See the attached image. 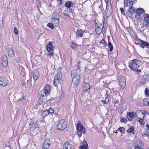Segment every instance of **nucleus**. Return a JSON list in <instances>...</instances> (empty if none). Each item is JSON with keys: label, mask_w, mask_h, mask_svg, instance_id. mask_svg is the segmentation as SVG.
<instances>
[{"label": "nucleus", "mask_w": 149, "mask_h": 149, "mask_svg": "<svg viewBox=\"0 0 149 149\" xmlns=\"http://www.w3.org/2000/svg\"><path fill=\"white\" fill-rule=\"evenodd\" d=\"M141 63V61L138 59H134L129 62V66L132 70H136L139 67V64Z\"/></svg>", "instance_id": "f257e3e1"}, {"label": "nucleus", "mask_w": 149, "mask_h": 149, "mask_svg": "<svg viewBox=\"0 0 149 149\" xmlns=\"http://www.w3.org/2000/svg\"><path fill=\"white\" fill-rule=\"evenodd\" d=\"M71 75L73 77L72 82L74 86H77L79 83L80 81V75L78 74L74 75L71 73Z\"/></svg>", "instance_id": "f03ea898"}, {"label": "nucleus", "mask_w": 149, "mask_h": 149, "mask_svg": "<svg viewBox=\"0 0 149 149\" xmlns=\"http://www.w3.org/2000/svg\"><path fill=\"white\" fill-rule=\"evenodd\" d=\"M67 122L65 119H61L59 122L57 127L59 130H64L67 126Z\"/></svg>", "instance_id": "7ed1b4c3"}, {"label": "nucleus", "mask_w": 149, "mask_h": 149, "mask_svg": "<svg viewBox=\"0 0 149 149\" xmlns=\"http://www.w3.org/2000/svg\"><path fill=\"white\" fill-rule=\"evenodd\" d=\"M50 86L49 85H46L43 89L40 92L41 96L48 95L50 93Z\"/></svg>", "instance_id": "20e7f679"}, {"label": "nucleus", "mask_w": 149, "mask_h": 149, "mask_svg": "<svg viewBox=\"0 0 149 149\" xmlns=\"http://www.w3.org/2000/svg\"><path fill=\"white\" fill-rule=\"evenodd\" d=\"M61 72H59L55 75L53 82V84L55 86H56L58 84H59L60 80H61Z\"/></svg>", "instance_id": "39448f33"}, {"label": "nucleus", "mask_w": 149, "mask_h": 149, "mask_svg": "<svg viewBox=\"0 0 149 149\" xmlns=\"http://www.w3.org/2000/svg\"><path fill=\"white\" fill-rule=\"evenodd\" d=\"M52 144V142L50 139L48 138L46 139L42 144V149L48 148Z\"/></svg>", "instance_id": "423d86ee"}, {"label": "nucleus", "mask_w": 149, "mask_h": 149, "mask_svg": "<svg viewBox=\"0 0 149 149\" xmlns=\"http://www.w3.org/2000/svg\"><path fill=\"white\" fill-rule=\"evenodd\" d=\"M95 26H96V33L98 35H100L102 32L103 28V26L101 24L95 23Z\"/></svg>", "instance_id": "0eeeda50"}, {"label": "nucleus", "mask_w": 149, "mask_h": 149, "mask_svg": "<svg viewBox=\"0 0 149 149\" xmlns=\"http://www.w3.org/2000/svg\"><path fill=\"white\" fill-rule=\"evenodd\" d=\"M8 83L7 79L4 77H0V86L1 87H4L6 86Z\"/></svg>", "instance_id": "6e6552de"}, {"label": "nucleus", "mask_w": 149, "mask_h": 149, "mask_svg": "<svg viewBox=\"0 0 149 149\" xmlns=\"http://www.w3.org/2000/svg\"><path fill=\"white\" fill-rule=\"evenodd\" d=\"M46 48L48 52H51L49 53L48 55L50 57L53 56V50L52 45V43H49L46 46Z\"/></svg>", "instance_id": "1a4fd4ad"}, {"label": "nucleus", "mask_w": 149, "mask_h": 149, "mask_svg": "<svg viewBox=\"0 0 149 149\" xmlns=\"http://www.w3.org/2000/svg\"><path fill=\"white\" fill-rule=\"evenodd\" d=\"M135 147V149H142L144 146V143L140 140H137L134 144Z\"/></svg>", "instance_id": "9d476101"}, {"label": "nucleus", "mask_w": 149, "mask_h": 149, "mask_svg": "<svg viewBox=\"0 0 149 149\" xmlns=\"http://www.w3.org/2000/svg\"><path fill=\"white\" fill-rule=\"evenodd\" d=\"M119 85L121 88L123 89L126 85V79L125 77H122L120 79Z\"/></svg>", "instance_id": "9b49d317"}, {"label": "nucleus", "mask_w": 149, "mask_h": 149, "mask_svg": "<svg viewBox=\"0 0 149 149\" xmlns=\"http://www.w3.org/2000/svg\"><path fill=\"white\" fill-rule=\"evenodd\" d=\"M133 2L132 0H125L124 2V8L133 7Z\"/></svg>", "instance_id": "f8f14e48"}, {"label": "nucleus", "mask_w": 149, "mask_h": 149, "mask_svg": "<svg viewBox=\"0 0 149 149\" xmlns=\"http://www.w3.org/2000/svg\"><path fill=\"white\" fill-rule=\"evenodd\" d=\"M90 86L88 83H84L83 84V92L84 93L89 91Z\"/></svg>", "instance_id": "ddd939ff"}, {"label": "nucleus", "mask_w": 149, "mask_h": 149, "mask_svg": "<svg viewBox=\"0 0 149 149\" xmlns=\"http://www.w3.org/2000/svg\"><path fill=\"white\" fill-rule=\"evenodd\" d=\"M1 62L3 66L6 67L8 65L7 58V57L4 56H2Z\"/></svg>", "instance_id": "4468645a"}, {"label": "nucleus", "mask_w": 149, "mask_h": 149, "mask_svg": "<svg viewBox=\"0 0 149 149\" xmlns=\"http://www.w3.org/2000/svg\"><path fill=\"white\" fill-rule=\"evenodd\" d=\"M84 30L81 29H78L76 33V36L77 37H80L83 36Z\"/></svg>", "instance_id": "2eb2a0df"}, {"label": "nucleus", "mask_w": 149, "mask_h": 149, "mask_svg": "<svg viewBox=\"0 0 149 149\" xmlns=\"http://www.w3.org/2000/svg\"><path fill=\"white\" fill-rule=\"evenodd\" d=\"M39 76V73L37 70H35L33 71V79L35 81L37 80Z\"/></svg>", "instance_id": "dca6fc26"}, {"label": "nucleus", "mask_w": 149, "mask_h": 149, "mask_svg": "<svg viewBox=\"0 0 149 149\" xmlns=\"http://www.w3.org/2000/svg\"><path fill=\"white\" fill-rule=\"evenodd\" d=\"M59 18H52L51 22L53 23L55 26H58L59 25Z\"/></svg>", "instance_id": "f3484780"}, {"label": "nucleus", "mask_w": 149, "mask_h": 149, "mask_svg": "<svg viewBox=\"0 0 149 149\" xmlns=\"http://www.w3.org/2000/svg\"><path fill=\"white\" fill-rule=\"evenodd\" d=\"M47 96V95L42 96H41V93H40V96L39 100V102L40 104H41L43 102H45L47 100L46 99Z\"/></svg>", "instance_id": "a211bd4d"}, {"label": "nucleus", "mask_w": 149, "mask_h": 149, "mask_svg": "<svg viewBox=\"0 0 149 149\" xmlns=\"http://www.w3.org/2000/svg\"><path fill=\"white\" fill-rule=\"evenodd\" d=\"M139 40L141 43V44H140V43H139V44L140 45L141 47L144 48V47L143 46V45L145 47H147L149 45V44L148 43L146 42L143 40L141 39H139Z\"/></svg>", "instance_id": "6ab92c4d"}, {"label": "nucleus", "mask_w": 149, "mask_h": 149, "mask_svg": "<svg viewBox=\"0 0 149 149\" xmlns=\"http://www.w3.org/2000/svg\"><path fill=\"white\" fill-rule=\"evenodd\" d=\"M63 149H71V146L68 141L65 142L63 145Z\"/></svg>", "instance_id": "aec40b11"}, {"label": "nucleus", "mask_w": 149, "mask_h": 149, "mask_svg": "<svg viewBox=\"0 0 149 149\" xmlns=\"http://www.w3.org/2000/svg\"><path fill=\"white\" fill-rule=\"evenodd\" d=\"M82 145L81 149H87L88 148V146L86 141H83L82 143Z\"/></svg>", "instance_id": "412c9836"}, {"label": "nucleus", "mask_w": 149, "mask_h": 149, "mask_svg": "<svg viewBox=\"0 0 149 149\" xmlns=\"http://www.w3.org/2000/svg\"><path fill=\"white\" fill-rule=\"evenodd\" d=\"M71 11V10L70 8H66L64 11L63 14L65 16L68 15Z\"/></svg>", "instance_id": "4be33fe9"}, {"label": "nucleus", "mask_w": 149, "mask_h": 149, "mask_svg": "<svg viewBox=\"0 0 149 149\" xmlns=\"http://www.w3.org/2000/svg\"><path fill=\"white\" fill-rule=\"evenodd\" d=\"M142 10L144 12V10L142 8H138L136 10V14L138 16L140 15L142 13Z\"/></svg>", "instance_id": "5701e85b"}, {"label": "nucleus", "mask_w": 149, "mask_h": 149, "mask_svg": "<svg viewBox=\"0 0 149 149\" xmlns=\"http://www.w3.org/2000/svg\"><path fill=\"white\" fill-rule=\"evenodd\" d=\"M73 3L71 1H68L66 2L65 4V6L66 7L68 8H70L72 6Z\"/></svg>", "instance_id": "b1692460"}, {"label": "nucleus", "mask_w": 149, "mask_h": 149, "mask_svg": "<svg viewBox=\"0 0 149 149\" xmlns=\"http://www.w3.org/2000/svg\"><path fill=\"white\" fill-rule=\"evenodd\" d=\"M77 128L78 130H83V129H85L83 127L81 124L77 123Z\"/></svg>", "instance_id": "393cba45"}, {"label": "nucleus", "mask_w": 149, "mask_h": 149, "mask_svg": "<svg viewBox=\"0 0 149 149\" xmlns=\"http://www.w3.org/2000/svg\"><path fill=\"white\" fill-rule=\"evenodd\" d=\"M78 45L74 43V42H72L70 45V47L73 50H75L76 49V47Z\"/></svg>", "instance_id": "a878e982"}, {"label": "nucleus", "mask_w": 149, "mask_h": 149, "mask_svg": "<svg viewBox=\"0 0 149 149\" xmlns=\"http://www.w3.org/2000/svg\"><path fill=\"white\" fill-rule=\"evenodd\" d=\"M85 129H83V130H78L77 132V134L79 137H80L82 133L85 134Z\"/></svg>", "instance_id": "bb28decb"}, {"label": "nucleus", "mask_w": 149, "mask_h": 149, "mask_svg": "<svg viewBox=\"0 0 149 149\" xmlns=\"http://www.w3.org/2000/svg\"><path fill=\"white\" fill-rule=\"evenodd\" d=\"M8 54L9 56L12 57L13 55V52L12 49L9 48L8 50Z\"/></svg>", "instance_id": "cd10ccee"}, {"label": "nucleus", "mask_w": 149, "mask_h": 149, "mask_svg": "<svg viewBox=\"0 0 149 149\" xmlns=\"http://www.w3.org/2000/svg\"><path fill=\"white\" fill-rule=\"evenodd\" d=\"M136 115V113H134L133 112H130L129 113V116L130 118H135Z\"/></svg>", "instance_id": "c85d7f7f"}, {"label": "nucleus", "mask_w": 149, "mask_h": 149, "mask_svg": "<svg viewBox=\"0 0 149 149\" xmlns=\"http://www.w3.org/2000/svg\"><path fill=\"white\" fill-rule=\"evenodd\" d=\"M49 114V113L48 112V111L47 110L44 111L42 113V116L43 118L46 117Z\"/></svg>", "instance_id": "c756f323"}, {"label": "nucleus", "mask_w": 149, "mask_h": 149, "mask_svg": "<svg viewBox=\"0 0 149 149\" xmlns=\"http://www.w3.org/2000/svg\"><path fill=\"white\" fill-rule=\"evenodd\" d=\"M128 9L129 12L131 14H133L135 12V9L133 8V7H129Z\"/></svg>", "instance_id": "7c9ffc66"}, {"label": "nucleus", "mask_w": 149, "mask_h": 149, "mask_svg": "<svg viewBox=\"0 0 149 149\" xmlns=\"http://www.w3.org/2000/svg\"><path fill=\"white\" fill-rule=\"evenodd\" d=\"M28 80H22V86L24 87H26L28 83Z\"/></svg>", "instance_id": "2f4dec72"}, {"label": "nucleus", "mask_w": 149, "mask_h": 149, "mask_svg": "<svg viewBox=\"0 0 149 149\" xmlns=\"http://www.w3.org/2000/svg\"><path fill=\"white\" fill-rule=\"evenodd\" d=\"M108 45L109 48V51L110 52L112 51L113 49V47L112 44H111L110 42L109 41L108 42Z\"/></svg>", "instance_id": "473e14b6"}, {"label": "nucleus", "mask_w": 149, "mask_h": 149, "mask_svg": "<svg viewBox=\"0 0 149 149\" xmlns=\"http://www.w3.org/2000/svg\"><path fill=\"white\" fill-rule=\"evenodd\" d=\"M107 3L106 9H108L109 8H111V6L110 4L109 3L108 0H104Z\"/></svg>", "instance_id": "72a5a7b5"}, {"label": "nucleus", "mask_w": 149, "mask_h": 149, "mask_svg": "<svg viewBox=\"0 0 149 149\" xmlns=\"http://www.w3.org/2000/svg\"><path fill=\"white\" fill-rule=\"evenodd\" d=\"M109 101V97H105V100H102L101 101L102 102V104H107Z\"/></svg>", "instance_id": "f704fd0d"}, {"label": "nucleus", "mask_w": 149, "mask_h": 149, "mask_svg": "<svg viewBox=\"0 0 149 149\" xmlns=\"http://www.w3.org/2000/svg\"><path fill=\"white\" fill-rule=\"evenodd\" d=\"M134 127L133 126H131L129 129L127 130V132L129 133H131L134 131Z\"/></svg>", "instance_id": "c9c22d12"}, {"label": "nucleus", "mask_w": 149, "mask_h": 149, "mask_svg": "<svg viewBox=\"0 0 149 149\" xmlns=\"http://www.w3.org/2000/svg\"><path fill=\"white\" fill-rule=\"evenodd\" d=\"M59 16L57 13H54L52 15V18H59Z\"/></svg>", "instance_id": "e433bc0d"}, {"label": "nucleus", "mask_w": 149, "mask_h": 149, "mask_svg": "<svg viewBox=\"0 0 149 149\" xmlns=\"http://www.w3.org/2000/svg\"><path fill=\"white\" fill-rule=\"evenodd\" d=\"M100 44H102L104 47H106L107 46V43L104 40L102 39V40L100 42Z\"/></svg>", "instance_id": "4c0bfd02"}, {"label": "nucleus", "mask_w": 149, "mask_h": 149, "mask_svg": "<svg viewBox=\"0 0 149 149\" xmlns=\"http://www.w3.org/2000/svg\"><path fill=\"white\" fill-rule=\"evenodd\" d=\"M118 130H119L120 132L122 134H124L125 132V128L124 127H119Z\"/></svg>", "instance_id": "58836bf2"}, {"label": "nucleus", "mask_w": 149, "mask_h": 149, "mask_svg": "<svg viewBox=\"0 0 149 149\" xmlns=\"http://www.w3.org/2000/svg\"><path fill=\"white\" fill-rule=\"evenodd\" d=\"M120 121L122 123H126L127 122V120L125 118L122 117L120 119Z\"/></svg>", "instance_id": "ea45409f"}, {"label": "nucleus", "mask_w": 149, "mask_h": 149, "mask_svg": "<svg viewBox=\"0 0 149 149\" xmlns=\"http://www.w3.org/2000/svg\"><path fill=\"white\" fill-rule=\"evenodd\" d=\"M147 16L145 17L144 20L147 23L149 24V15L147 14Z\"/></svg>", "instance_id": "a19ab883"}, {"label": "nucleus", "mask_w": 149, "mask_h": 149, "mask_svg": "<svg viewBox=\"0 0 149 149\" xmlns=\"http://www.w3.org/2000/svg\"><path fill=\"white\" fill-rule=\"evenodd\" d=\"M139 122L140 123V124L141 125H143L144 124V123H143V122L145 123V122L143 120V118H139Z\"/></svg>", "instance_id": "79ce46f5"}, {"label": "nucleus", "mask_w": 149, "mask_h": 149, "mask_svg": "<svg viewBox=\"0 0 149 149\" xmlns=\"http://www.w3.org/2000/svg\"><path fill=\"white\" fill-rule=\"evenodd\" d=\"M145 93L146 96L148 97L149 96V90L147 88H146L145 90Z\"/></svg>", "instance_id": "37998d69"}, {"label": "nucleus", "mask_w": 149, "mask_h": 149, "mask_svg": "<svg viewBox=\"0 0 149 149\" xmlns=\"http://www.w3.org/2000/svg\"><path fill=\"white\" fill-rule=\"evenodd\" d=\"M47 26L52 29H53L54 28V25L52 23H49L47 24Z\"/></svg>", "instance_id": "c03bdc74"}, {"label": "nucleus", "mask_w": 149, "mask_h": 149, "mask_svg": "<svg viewBox=\"0 0 149 149\" xmlns=\"http://www.w3.org/2000/svg\"><path fill=\"white\" fill-rule=\"evenodd\" d=\"M110 91L106 90V94L105 95V97H109V96L110 94Z\"/></svg>", "instance_id": "a18cd8bd"}, {"label": "nucleus", "mask_w": 149, "mask_h": 149, "mask_svg": "<svg viewBox=\"0 0 149 149\" xmlns=\"http://www.w3.org/2000/svg\"><path fill=\"white\" fill-rule=\"evenodd\" d=\"M48 111V112L49 113H49H52L54 112V110L53 109L50 108L48 110H47Z\"/></svg>", "instance_id": "49530a36"}, {"label": "nucleus", "mask_w": 149, "mask_h": 149, "mask_svg": "<svg viewBox=\"0 0 149 149\" xmlns=\"http://www.w3.org/2000/svg\"><path fill=\"white\" fill-rule=\"evenodd\" d=\"M140 83L141 84H144L146 83V81L144 79H141L140 80Z\"/></svg>", "instance_id": "de8ad7c7"}, {"label": "nucleus", "mask_w": 149, "mask_h": 149, "mask_svg": "<svg viewBox=\"0 0 149 149\" xmlns=\"http://www.w3.org/2000/svg\"><path fill=\"white\" fill-rule=\"evenodd\" d=\"M144 104L146 106H149V102L148 101L146 100H144L143 101Z\"/></svg>", "instance_id": "09e8293b"}, {"label": "nucleus", "mask_w": 149, "mask_h": 149, "mask_svg": "<svg viewBox=\"0 0 149 149\" xmlns=\"http://www.w3.org/2000/svg\"><path fill=\"white\" fill-rule=\"evenodd\" d=\"M40 125L39 124V123L37 121L36 122L35 124V127L36 128H37Z\"/></svg>", "instance_id": "8fccbe9b"}, {"label": "nucleus", "mask_w": 149, "mask_h": 149, "mask_svg": "<svg viewBox=\"0 0 149 149\" xmlns=\"http://www.w3.org/2000/svg\"><path fill=\"white\" fill-rule=\"evenodd\" d=\"M16 61L17 63H19L20 62V58L19 57H17L16 58Z\"/></svg>", "instance_id": "3c124183"}, {"label": "nucleus", "mask_w": 149, "mask_h": 149, "mask_svg": "<svg viewBox=\"0 0 149 149\" xmlns=\"http://www.w3.org/2000/svg\"><path fill=\"white\" fill-rule=\"evenodd\" d=\"M14 32L17 35L18 34V30L16 27H15L14 28Z\"/></svg>", "instance_id": "603ef678"}, {"label": "nucleus", "mask_w": 149, "mask_h": 149, "mask_svg": "<svg viewBox=\"0 0 149 149\" xmlns=\"http://www.w3.org/2000/svg\"><path fill=\"white\" fill-rule=\"evenodd\" d=\"M80 62H79V63L77 64V65L76 67L77 68V70H78V69H80Z\"/></svg>", "instance_id": "864d4df0"}, {"label": "nucleus", "mask_w": 149, "mask_h": 149, "mask_svg": "<svg viewBox=\"0 0 149 149\" xmlns=\"http://www.w3.org/2000/svg\"><path fill=\"white\" fill-rule=\"evenodd\" d=\"M57 1H59L60 2L59 3V5H61L63 4V0H57Z\"/></svg>", "instance_id": "5fc2aeb1"}, {"label": "nucleus", "mask_w": 149, "mask_h": 149, "mask_svg": "<svg viewBox=\"0 0 149 149\" xmlns=\"http://www.w3.org/2000/svg\"><path fill=\"white\" fill-rule=\"evenodd\" d=\"M120 9L122 14H123L124 13V10L123 8H120Z\"/></svg>", "instance_id": "6e6d98bb"}, {"label": "nucleus", "mask_w": 149, "mask_h": 149, "mask_svg": "<svg viewBox=\"0 0 149 149\" xmlns=\"http://www.w3.org/2000/svg\"><path fill=\"white\" fill-rule=\"evenodd\" d=\"M134 71H136L137 73H138V72H141V70H140V69L138 70V69H137L136 70H134Z\"/></svg>", "instance_id": "4d7b16f0"}, {"label": "nucleus", "mask_w": 149, "mask_h": 149, "mask_svg": "<svg viewBox=\"0 0 149 149\" xmlns=\"http://www.w3.org/2000/svg\"><path fill=\"white\" fill-rule=\"evenodd\" d=\"M145 113H147V111H144L142 112L141 113V114L142 115H145Z\"/></svg>", "instance_id": "13d9d810"}, {"label": "nucleus", "mask_w": 149, "mask_h": 149, "mask_svg": "<svg viewBox=\"0 0 149 149\" xmlns=\"http://www.w3.org/2000/svg\"><path fill=\"white\" fill-rule=\"evenodd\" d=\"M114 102L116 104H118L119 102V101H118V100H116V101H114Z\"/></svg>", "instance_id": "bf43d9fd"}, {"label": "nucleus", "mask_w": 149, "mask_h": 149, "mask_svg": "<svg viewBox=\"0 0 149 149\" xmlns=\"http://www.w3.org/2000/svg\"><path fill=\"white\" fill-rule=\"evenodd\" d=\"M146 127H147L148 129L149 130V125L147 124L146 125Z\"/></svg>", "instance_id": "052dcab7"}, {"label": "nucleus", "mask_w": 149, "mask_h": 149, "mask_svg": "<svg viewBox=\"0 0 149 149\" xmlns=\"http://www.w3.org/2000/svg\"><path fill=\"white\" fill-rule=\"evenodd\" d=\"M29 125H33V123H32V122H31V123H29Z\"/></svg>", "instance_id": "680f3d73"}, {"label": "nucleus", "mask_w": 149, "mask_h": 149, "mask_svg": "<svg viewBox=\"0 0 149 149\" xmlns=\"http://www.w3.org/2000/svg\"><path fill=\"white\" fill-rule=\"evenodd\" d=\"M49 6L51 7V6H52V4H50V5H49Z\"/></svg>", "instance_id": "e2e57ef3"}, {"label": "nucleus", "mask_w": 149, "mask_h": 149, "mask_svg": "<svg viewBox=\"0 0 149 149\" xmlns=\"http://www.w3.org/2000/svg\"><path fill=\"white\" fill-rule=\"evenodd\" d=\"M146 114H148L149 115V113H148L147 112V113H146Z\"/></svg>", "instance_id": "0e129e2a"}, {"label": "nucleus", "mask_w": 149, "mask_h": 149, "mask_svg": "<svg viewBox=\"0 0 149 149\" xmlns=\"http://www.w3.org/2000/svg\"><path fill=\"white\" fill-rule=\"evenodd\" d=\"M145 116V115H144V116L143 117V118H144V117Z\"/></svg>", "instance_id": "69168bd1"}, {"label": "nucleus", "mask_w": 149, "mask_h": 149, "mask_svg": "<svg viewBox=\"0 0 149 149\" xmlns=\"http://www.w3.org/2000/svg\"><path fill=\"white\" fill-rule=\"evenodd\" d=\"M135 44H138V43H136V42H135Z\"/></svg>", "instance_id": "338daca9"}, {"label": "nucleus", "mask_w": 149, "mask_h": 149, "mask_svg": "<svg viewBox=\"0 0 149 149\" xmlns=\"http://www.w3.org/2000/svg\"><path fill=\"white\" fill-rule=\"evenodd\" d=\"M95 22H96V21H95Z\"/></svg>", "instance_id": "774afa93"}]
</instances>
